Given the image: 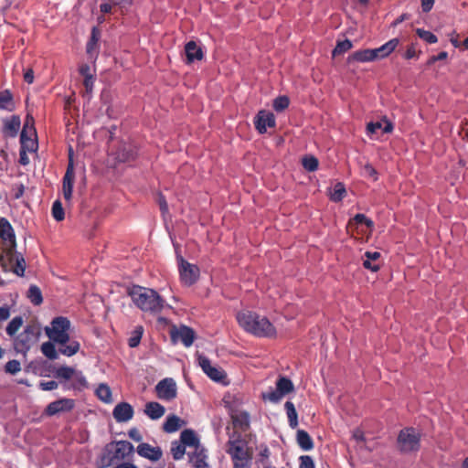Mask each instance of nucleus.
<instances>
[{
  "label": "nucleus",
  "instance_id": "f03ea898",
  "mask_svg": "<svg viewBox=\"0 0 468 468\" xmlns=\"http://www.w3.org/2000/svg\"><path fill=\"white\" fill-rule=\"evenodd\" d=\"M127 293L133 304L144 313L157 314L165 307V300L154 289L133 285Z\"/></svg>",
  "mask_w": 468,
  "mask_h": 468
},
{
  "label": "nucleus",
  "instance_id": "0e129e2a",
  "mask_svg": "<svg viewBox=\"0 0 468 468\" xmlns=\"http://www.w3.org/2000/svg\"><path fill=\"white\" fill-rule=\"evenodd\" d=\"M434 2L435 0H421L422 12H430L433 7Z\"/></svg>",
  "mask_w": 468,
  "mask_h": 468
},
{
  "label": "nucleus",
  "instance_id": "a878e982",
  "mask_svg": "<svg viewBox=\"0 0 468 468\" xmlns=\"http://www.w3.org/2000/svg\"><path fill=\"white\" fill-rule=\"evenodd\" d=\"M35 135H31V133L28 135V132H27V125H24L23 130L20 134V144L21 148L28 151V152H34L37 150V144Z\"/></svg>",
  "mask_w": 468,
  "mask_h": 468
},
{
  "label": "nucleus",
  "instance_id": "4be33fe9",
  "mask_svg": "<svg viewBox=\"0 0 468 468\" xmlns=\"http://www.w3.org/2000/svg\"><path fill=\"white\" fill-rule=\"evenodd\" d=\"M185 53L186 57V63L191 64L195 60H201L204 57L202 48L197 44L191 40L185 46Z\"/></svg>",
  "mask_w": 468,
  "mask_h": 468
},
{
  "label": "nucleus",
  "instance_id": "6e6d98bb",
  "mask_svg": "<svg viewBox=\"0 0 468 468\" xmlns=\"http://www.w3.org/2000/svg\"><path fill=\"white\" fill-rule=\"evenodd\" d=\"M95 78L93 76H86L83 80V85L85 87V90L87 93H91L93 85H94Z\"/></svg>",
  "mask_w": 468,
  "mask_h": 468
},
{
  "label": "nucleus",
  "instance_id": "aec40b11",
  "mask_svg": "<svg viewBox=\"0 0 468 468\" xmlns=\"http://www.w3.org/2000/svg\"><path fill=\"white\" fill-rule=\"evenodd\" d=\"M189 463L194 468H210L207 462V455L205 448L202 446L188 453Z\"/></svg>",
  "mask_w": 468,
  "mask_h": 468
},
{
  "label": "nucleus",
  "instance_id": "7ed1b4c3",
  "mask_svg": "<svg viewBox=\"0 0 468 468\" xmlns=\"http://www.w3.org/2000/svg\"><path fill=\"white\" fill-rule=\"evenodd\" d=\"M237 320L240 327L246 332L258 337H273L276 329L265 316L252 312H241L237 314Z\"/></svg>",
  "mask_w": 468,
  "mask_h": 468
},
{
  "label": "nucleus",
  "instance_id": "5fc2aeb1",
  "mask_svg": "<svg viewBox=\"0 0 468 468\" xmlns=\"http://www.w3.org/2000/svg\"><path fill=\"white\" fill-rule=\"evenodd\" d=\"M447 58H448V53L446 51H441L438 55L430 57L427 61V65L431 66V65L434 64L436 61L444 60Z\"/></svg>",
  "mask_w": 468,
  "mask_h": 468
},
{
  "label": "nucleus",
  "instance_id": "c03bdc74",
  "mask_svg": "<svg viewBox=\"0 0 468 468\" xmlns=\"http://www.w3.org/2000/svg\"><path fill=\"white\" fill-rule=\"evenodd\" d=\"M23 324V318L21 316L14 317L6 326V334L10 336H13L16 334L19 328Z\"/></svg>",
  "mask_w": 468,
  "mask_h": 468
},
{
  "label": "nucleus",
  "instance_id": "c9c22d12",
  "mask_svg": "<svg viewBox=\"0 0 468 468\" xmlns=\"http://www.w3.org/2000/svg\"><path fill=\"white\" fill-rule=\"evenodd\" d=\"M41 352L45 356H47L50 360H55L58 357L59 351L56 350L55 345L53 341H48L42 344Z\"/></svg>",
  "mask_w": 468,
  "mask_h": 468
},
{
  "label": "nucleus",
  "instance_id": "13d9d810",
  "mask_svg": "<svg viewBox=\"0 0 468 468\" xmlns=\"http://www.w3.org/2000/svg\"><path fill=\"white\" fill-rule=\"evenodd\" d=\"M270 454H271V452L267 446H264L263 448H261L260 451V454H259L260 455L259 463H268Z\"/></svg>",
  "mask_w": 468,
  "mask_h": 468
},
{
  "label": "nucleus",
  "instance_id": "58836bf2",
  "mask_svg": "<svg viewBox=\"0 0 468 468\" xmlns=\"http://www.w3.org/2000/svg\"><path fill=\"white\" fill-rule=\"evenodd\" d=\"M27 297L34 305H39L43 302L42 292L37 285H30Z\"/></svg>",
  "mask_w": 468,
  "mask_h": 468
},
{
  "label": "nucleus",
  "instance_id": "ea45409f",
  "mask_svg": "<svg viewBox=\"0 0 468 468\" xmlns=\"http://www.w3.org/2000/svg\"><path fill=\"white\" fill-rule=\"evenodd\" d=\"M346 186L343 183L338 182L335 185L331 193L330 199L334 202H340L346 196Z\"/></svg>",
  "mask_w": 468,
  "mask_h": 468
},
{
  "label": "nucleus",
  "instance_id": "393cba45",
  "mask_svg": "<svg viewBox=\"0 0 468 468\" xmlns=\"http://www.w3.org/2000/svg\"><path fill=\"white\" fill-rule=\"evenodd\" d=\"M180 441L184 444L185 447H194L195 450L202 447L200 444L199 439L197 436L196 432L193 430L186 429L184 430L180 434Z\"/></svg>",
  "mask_w": 468,
  "mask_h": 468
},
{
  "label": "nucleus",
  "instance_id": "f257e3e1",
  "mask_svg": "<svg viewBox=\"0 0 468 468\" xmlns=\"http://www.w3.org/2000/svg\"><path fill=\"white\" fill-rule=\"evenodd\" d=\"M70 321L64 316L55 317L50 326L45 328L48 337L56 344H58V351L60 354L71 356L77 354L80 345L77 340L70 339L69 331Z\"/></svg>",
  "mask_w": 468,
  "mask_h": 468
},
{
  "label": "nucleus",
  "instance_id": "603ef678",
  "mask_svg": "<svg viewBox=\"0 0 468 468\" xmlns=\"http://www.w3.org/2000/svg\"><path fill=\"white\" fill-rule=\"evenodd\" d=\"M26 269L25 260L23 257H16V264L14 272L18 276H23Z\"/></svg>",
  "mask_w": 468,
  "mask_h": 468
},
{
  "label": "nucleus",
  "instance_id": "2eb2a0df",
  "mask_svg": "<svg viewBox=\"0 0 468 468\" xmlns=\"http://www.w3.org/2000/svg\"><path fill=\"white\" fill-rule=\"evenodd\" d=\"M133 408L128 402L118 403L112 410V416L119 423L129 421L133 419Z\"/></svg>",
  "mask_w": 468,
  "mask_h": 468
},
{
  "label": "nucleus",
  "instance_id": "3c124183",
  "mask_svg": "<svg viewBox=\"0 0 468 468\" xmlns=\"http://www.w3.org/2000/svg\"><path fill=\"white\" fill-rule=\"evenodd\" d=\"M299 468H315L313 458L309 455L301 456Z\"/></svg>",
  "mask_w": 468,
  "mask_h": 468
},
{
  "label": "nucleus",
  "instance_id": "c85d7f7f",
  "mask_svg": "<svg viewBox=\"0 0 468 468\" xmlns=\"http://www.w3.org/2000/svg\"><path fill=\"white\" fill-rule=\"evenodd\" d=\"M184 424H185L184 420H182L176 415L172 414V415L167 416L165 421L163 424V430H164V431H165L167 433L176 432Z\"/></svg>",
  "mask_w": 468,
  "mask_h": 468
},
{
  "label": "nucleus",
  "instance_id": "5701e85b",
  "mask_svg": "<svg viewBox=\"0 0 468 468\" xmlns=\"http://www.w3.org/2000/svg\"><path fill=\"white\" fill-rule=\"evenodd\" d=\"M21 120L17 115H13L4 121L3 133L8 137H16L20 129Z\"/></svg>",
  "mask_w": 468,
  "mask_h": 468
},
{
  "label": "nucleus",
  "instance_id": "4c0bfd02",
  "mask_svg": "<svg viewBox=\"0 0 468 468\" xmlns=\"http://www.w3.org/2000/svg\"><path fill=\"white\" fill-rule=\"evenodd\" d=\"M76 370L68 366L59 367L55 372V378L59 380H70L75 375Z\"/></svg>",
  "mask_w": 468,
  "mask_h": 468
},
{
  "label": "nucleus",
  "instance_id": "6e6552de",
  "mask_svg": "<svg viewBox=\"0 0 468 468\" xmlns=\"http://www.w3.org/2000/svg\"><path fill=\"white\" fill-rule=\"evenodd\" d=\"M294 390L292 380L286 377H280L276 382V389L262 393V399L272 403H278L287 394Z\"/></svg>",
  "mask_w": 468,
  "mask_h": 468
},
{
  "label": "nucleus",
  "instance_id": "37998d69",
  "mask_svg": "<svg viewBox=\"0 0 468 468\" xmlns=\"http://www.w3.org/2000/svg\"><path fill=\"white\" fill-rule=\"evenodd\" d=\"M352 47H353V44L349 39L337 41L336 46L335 47V48L333 49V52H332L333 57H336L338 55H341V54L348 51L349 49L352 48Z\"/></svg>",
  "mask_w": 468,
  "mask_h": 468
},
{
  "label": "nucleus",
  "instance_id": "4468645a",
  "mask_svg": "<svg viewBox=\"0 0 468 468\" xmlns=\"http://www.w3.org/2000/svg\"><path fill=\"white\" fill-rule=\"evenodd\" d=\"M75 180V172H74V165L73 162L70 159L68 167L66 170V173L63 176L62 180V191H63V197L65 200L69 201L72 197V191H73V185Z\"/></svg>",
  "mask_w": 468,
  "mask_h": 468
},
{
  "label": "nucleus",
  "instance_id": "72a5a7b5",
  "mask_svg": "<svg viewBox=\"0 0 468 468\" xmlns=\"http://www.w3.org/2000/svg\"><path fill=\"white\" fill-rule=\"evenodd\" d=\"M362 224L370 229L374 226V222L370 218H367L364 214H356L353 218L349 220L347 229L357 227Z\"/></svg>",
  "mask_w": 468,
  "mask_h": 468
},
{
  "label": "nucleus",
  "instance_id": "69168bd1",
  "mask_svg": "<svg viewBox=\"0 0 468 468\" xmlns=\"http://www.w3.org/2000/svg\"><path fill=\"white\" fill-rule=\"evenodd\" d=\"M27 150L20 147L19 150V163L23 165H27L29 163V158L27 154Z\"/></svg>",
  "mask_w": 468,
  "mask_h": 468
},
{
  "label": "nucleus",
  "instance_id": "680f3d73",
  "mask_svg": "<svg viewBox=\"0 0 468 468\" xmlns=\"http://www.w3.org/2000/svg\"><path fill=\"white\" fill-rule=\"evenodd\" d=\"M24 125H27V132L29 133H31V135L37 136L36 129L34 127V120L32 117L27 116Z\"/></svg>",
  "mask_w": 468,
  "mask_h": 468
},
{
  "label": "nucleus",
  "instance_id": "7c9ffc66",
  "mask_svg": "<svg viewBox=\"0 0 468 468\" xmlns=\"http://www.w3.org/2000/svg\"><path fill=\"white\" fill-rule=\"evenodd\" d=\"M365 257L366 260L363 262V266L374 272L378 271L379 265L375 263V261L380 258V253L378 251H367Z\"/></svg>",
  "mask_w": 468,
  "mask_h": 468
},
{
  "label": "nucleus",
  "instance_id": "f3484780",
  "mask_svg": "<svg viewBox=\"0 0 468 468\" xmlns=\"http://www.w3.org/2000/svg\"><path fill=\"white\" fill-rule=\"evenodd\" d=\"M378 59V55H376L375 49L366 48L360 49L353 52L347 58V62L349 64L353 62H370Z\"/></svg>",
  "mask_w": 468,
  "mask_h": 468
},
{
  "label": "nucleus",
  "instance_id": "79ce46f5",
  "mask_svg": "<svg viewBox=\"0 0 468 468\" xmlns=\"http://www.w3.org/2000/svg\"><path fill=\"white\" fill-rule=\"evenodd\" d=\"M144 333L143 326H136L131 334V336L128 339V345L130 347L133 348L138 346L141 342L142 336Z\"/></svg>",
  "mask_w": 468,
  "mask_h": 468
},
{
  "label": "nucleus",
  "instance_id": "412c9836",
  "mask_svg": "<svg viewBox=\"0 0 468 468\" xmlns=\"http://www.w3.org/2000/svg\"><path fill=\"white\" fill-rule=\"evenodd\" d=\"M137 155V149L131 144L123 143L122 144L117 152H116V159L119 162H130L134 160Z\"/></svg>",
  "mask_w": 468,
  "mask_h": 468
},
{
  "label": "nucleus",
  "instance_id": "e2e57ef3",
  "mask_svg": "<svg viewBox=\"0 0 468 468\" xmlns=\"http://www.w3.org/2000/svg\"><path fill=\"white\" fill-rule=\"evenodd\" d=\"M158 204H159V207H160V210L163 214H165L168 212V205H167V202L165 200V197L160 194L159 197H158Z\"/></svg>",
  "mask_w": 468,
  "mask_h": 468
},
{
  "label": "nucleus",
  "instance_id": "de8ad7c7",
  "mask_svg": "<svg viewBox=\"0 0 468 468\" xmlns=\"http://www.w3.org/2000/svg\"><path fill=\"white\" fill-rule=\"evenodd\" d=\"M51 213L53 218L57 221H62L65 218L64 208L62 207V204L59 200H56L51 208Z\"/></svg>",
  "mask_w": 468,
  "mask_h": 468
},
{
  "label": "nucleus",
  "instance_id": "e433bc0d",
  "mask_svg": "<svg viewBox=\"0 0 468 468\" xmlns=\"http://www.w3.org/2000/svg\"><path fill=\"white\" fill-rule=\"evenodd\" d=\"M96 396L99 399L105 403H111L112 399V390L110 387L106 384H100L95 391Z\"/></svg>",
  "mask_w": 468,
  "mask_h": 468
},
{
  "label": "nucleus",
  "instance_id": "a18cd8bd",
  "mask_svg": "<svg viewBox=\"0 0 468 468\" xmlns=\"http://www.w3.org/2000/svg\"><path fill=\"white\" fill-rule=\"evenodd\" d=\"M289 104H290L289 97L286 95H282V96H278L277 98L274 99L272 107L276 112H281L284 111L285 109H287L289 107Z\"/></svg>",
  "mask_w": 468,
  "mask_h": 468
},
{
  "label": "nucleus",
  "instance_id": "9d476101",
  "mask_svg": "<svg viewBox=\"0 0 468 468\" xmlns=\"http://www.w3.org/2000/svg\"><path fill=\"white\" fill-rule=\"evenodd\" d=\"M198 365L203 372L212 380L216 382H223L227 375L220 367L211 365L210 360L205 356H198Z\"/></svg>",
  "mask_w": 468,
  "mask_h": 468
},
{
  "label": "nucleus",
  "instance_id": "a211bd4d",
  "mask_svg": "<svg viewBox=\"0 0 468 468\" xmlns=\"http://www.w3.org/2000/svg\"><path fill=\"white\" fill-rule=\"evenodd\" d=\"M232 425L234 429L241 432H245L250 429V415L246 411H233L230 414Z\"/></svg>",
  "mask_w": 468,
  "mask_h": 468
},
{
  "label": "nucleus",
  "instance_id": "6ab92c4d",
  "mask_svg": "<svg viewBox=\"0 0 468 468\" xmlns=\"http://www.w3.org/2000/svg\"><path fill=\"white\" fill-rule=\"evenodd\" d=\"M0 238L10 244V250H13L16 247V235L14 229L5 218H0Z\"/></svg>",
  "mask_w": 468,
  "mask_h": 468
},
{
  "label": "nucleus",
  "instance_id": "dca6fc26",
  "mask_svg": "<svg viewBox=\"0 0 468 468\" xmlns=\"http://www.w3.org/2000/svg\"><path fill=\"white\" fill-rule=\"evenodd\" d=\"M137 453L152 462L159 461L163 456L160 447H154L146 442H142L137 446Z\"/></svg>",
  "mask_w": 468,
  "mask_h": 468
},
{
  "label": "nucleus",
  "instance_id": "8fccbe9b",
  "mask_svg": "<svg viewBox=\"0 0 468 468\" xmlns=\"http://www.w3.org/2000/svg\"><path fill=\"white\" fill-rule=\"evenodd\" d=\"M21 370V364L18 360L16 359H13V360H9L5 365V371L8 374H11V375H16V373H18L19 371Z\"/></svg>",
  "mask_w": 468,
  "mask_h": 468
},
{
  "label": "nucleus",
  "instance_id": "423d86ee",
  "mask_svg": "<svg viewBox=\"0 0 468 468\" xmlns=\"http://www.w3.org/2000/svg\"><path fill=\"white\" fill-rule=\"evenodd\" d=\"M38 332L33 325H27L14 340V348L17 353L26 355L37 341Z\"/></svg>",
  "mask_w": 468,
  "mask_h": 468
},
{
  "label": "nucleus",
  "instance_id": "c756f323",
  "mask_svg": "<svg viewBox=\"0 0 468 468\" xmlns=\"http://www.w3.org/2000/svg\"><path fill=\"white\" fill-rule=\"evenodd\" d=\"M298 445L303 451H311L314 448V441L309 433L304 430H298L296 433Z\"/></svg>",
  "mask_w": 468,
  "mask_h": 468
},
{
  "label": "nucleus",
  "instance_id": "f704fd0d",
  "mask_svg": "<svg viewBox=\"0 0 468 468\" xmlns=\"http://www.w3.org/2000/svg\"><path fill=\"white\" fill-rule=\"evenodd\" d=\"M0 109L6 111L14 109L13 95L8 90L0 92Z\"/></svg>",
  "mask_w": 468,
  "mask_h": 468
},
{
  "label": "nucleus",
  "instance_id": "ddd939ff",
  "mask_svg": "<svg viewBox=\"0 0 468 468\" xmlns=\"http://www.w3.org/2000/svg\"><path fill=\"white\" fill-rule=\"evenodd\" d=\"M170 335L174 342L180 341L186 347L193 345L196 336L194 330L186 325H181L179 328L174 327Z\"/></svg>",
  "mask_w": 468,
  "mask_h": 468
},
{
  "label": "nucleus",
  "instance_id": "9b49d317",
  "mask_svg": "<svg viewBox=\"0 0 468 468\" xmlns=\"http://www.w3.org/2000/svg\"><path fill=\"white\" fill-rule=\"evenodd\" d=\"M75 407V400L72 399L62 398L50 402L45 409L47 416H54L62 412H69Z\"/></svg>",
  "mask_w": 468,
  "mask_h": 468
},
{
  "label": "nucleus",
  "instance_id": "1a4fd4ad",
  "mask_svg": "<svg viewBox=\"0 0 468 468\" xmlns=\"http://www.w3.org/2000/svg\"><path fill=\"white\" fill-rule=\"evenodd\" d=\"M154 389L156 397L162 400L170 401L177 396L176 383L171 378H165L160 380Z\"/></svg>",
  "mask_w": 468,
  "mask_h": 468
},
{
  "label": "nucleus",
  "instance_id": "774afa93",
  "mask_svg": "<svg viewBox=\"0 0 468 468\" xmlns=\"http://www.w3.org/2000/svg\"><path fill=\"white\" fill-rule=\"evenodd\" d=\"M24 80L28 83V84H31L33 83L34 81V71L32 69H28L26 70V72L24 73Z\"/></svg>",
  "mask_w": 468,
  "mask_h": 468
},
{
  "label": "nucleus",
  "instance_id": "f8f14e48",
  "mask_svg": "<svg viewBox=\"0 0 468 468\" xmlns=\"http://www.w3.org/2000/svg\"><path fill=\"white\" fill-rule=\"evenodd\" d=\"M254 125L257 131L263 134L267 132V128H274L276 126V119L272 112L264 110L260 111L254 118Z\"/></svg>",
  "mask_w": 468,
  "mask_h": 468
},
{
  "label": "nucleus",
  "instance_id": "a19ab883",
  "mask_svg": "<svg viewBox=\"0 0 468 468\" xmlns=\"http://www.w3.org/2000/svg\"><path fill=\"white\" fill-rule=\"evenodd\" d=\"M171 453L173 455L174 460L178 461L181 460L186 453V447L181 441H172L171 443Z\"/></svg>",
  "mask_w": 468,
  "mask_h": 468
},
{
  "label": "nucleus",
  "instance_id": "39448f33",
  "mask_svg": "<svg viewBox=\"0 0 468 468\" xmlns=\"http://www.w3.org/2000/svg\"><path fill=\"white\" fill-rule=\"evenodd\" d=\"M421 434L412 427L402 429L397 438V447L401 453L416 452L420 449Z\"/></svg>",
  "mask_w": 468,
  "mask_h": 468
},
{
  "label": "nucleus",
  "instance_id": "20e7f679",
  "mask_svg": "<svg viewBox=\"0 0 468 468\" xmlns=\"http://www.w3.org/2000/svg\"><path fill=\"white\" fill-rule=\"evenodd\" d=\"M226 452L231 458L233 468H250L252 451L239 431L229 434Z\"/></svg>",
  "mask_w": 468,
  "mask_h": 468
},
{
  "label": "nucleus",
  "instance_id": "0eeeda50",
  "mask_svg": "<svg viewBox=\"0 0 468 468\" xmlns=\"http://www.w3.org/2000/svg\"><path fill=\"white\" fill-rule=\"evenodd\" d=\"M178 261V271L181 282L186 286H191L197 282L199 278V268L186 261L181 255H176Z\"/></svg>",
  "mask_w": 468,
  "mask_h": 468
},
{
  "label": "nucleus",
  "instance_id": "052dcab7",
  "mask_svg": "<svg viewBox=\"0 0 468 468\" xmlns=\"http://www.w3.org/2000/svg\"><path fill=\"white\" fill-rule=\"evenodd\" d=\"M364 173H365L366 176L373 178V180H377L378 179L377 171H376V169L370 164H367L364 166Z\"/></svg>",
  "mask_w": 468,
  "mask_h": 468
},
{
  "label": "nucleus",
  "instance_id": "09e8293b",
  "mask_svg": "<svg viewBox=\"0 0 468 468\" xmlns=\"http://www.w3.org/2000/svg\"><path fill=\"white\" fill-rule=\"evenodd\" d=\"M303 166L309 172H314L318 168V159L314 156H306L303 158Z\"/></svg>",
  "mask_w": 468,
  "mask_h": 468
},
{
  "label": "nucleus",
  "instance_id": "bf43d9fd",
  "mask_svg": "<svg viewBox=\"0 0 468 468\" xmlns=\"http://www.w3.org/2000/svg\"><path fill=\"white\" fill-rule=\"evenodd\" d=\"M128 435L132 440H133L134 441H137V442H139L143 440V436H142L141 432L136 428L130 429L128 431Z\"/></svg>",
  "mask_w": 468,
  "mask_h": 468
},
{
  "label": "nucleus",
  "instance_id": "338daca9",
  "mask_svg": "<svg viewBox=\"0 0 468 468\" xmlns=\"http://www.w3.org/2000/svg\"><path fill=\"white\" fill-rule=\"evenodd\" d=\"M10 316V309L8 306L0 307V322L7 320Z\"/></svg>",
  "mask_w": 468,
  "mask_h": 468
},
{
  "label": "nucleus",
  "instance_id": "4d7b16f0",
  "mask_svg": "<svg viewBox=\"0 0 468 468\" xmlns=\"http://www.w3.org/2000/svg\"><path fill=\"white\" fill-rule=\"evenodd\" d=\"M379 129H382V123L380 122H371L367 124V133L368 134L375 133Z\"/></svg>",
  "mask_w": 468,
  "mask_h": 468
},
{
  "label": "nucleus",
  "instance_id": "bb28decb",
  "mask_svg": "<svg viewBox=\"0 0 468 468\" xmlns=\"http://www.w3.org/2000/svg\"><path fill=\"white\" fill-rule=\"evenodd\" d=\"M399 38L395 37V38L388 40L387 43H385L381 47H379L378 48H374L376 55H378V59L387 58L389 54H391L396 49V48L399 46Z\"/></svg>",
  "mask_w": 468,
  "mask_h": 468
},
{
  "label": "nucleus",
  "instance_id": "2f4dec72",
  "mask_svg": "<svg viewBox=\"0 0 468 468\" xmlns=\"http://www.w3.org/2000/svg\"><path fill=\"white\" fill-rule=\"evenodd\" d=\"M73 383V390L74 391H82L89 387V383L86 379V377L83 375L81 371L75 372V375L71 378Z\"/></svg>",
  "mask_w": 468,
  "mask_h": 468
},
{
  "label": "nucleus",
  "instance_id": "b1692460",
  "mask_svg": "<svg viewBox=\"0 0 468 468\" xmlns=\"http://www.w3.org/2000/svg\"><path fill=\"white\" fill-rule=\"evenodd\" d=\"M144 412L151 420H156L165 415V408L158 402L151 401L145 404Z\"/></svg>",
  "mask_w": 468,
  "mask_h": 468
},
{
  "label": "nucleus",
  "instance_id": "49530a36",
  "mask_svg": "<svg viewBox=\"0 0 468 468\" xmlns=\"http://www.w3.org/2000/svg\"><path fill=\"white\" fill-rule=\"evenodd\" d=\"M416 34L420 38L426 41L429 44H434L438 41V37L431 31L425 30L423 28H417Z\"/></svg>",
  "mask_w": 468,
  "mask_h": 468
},
{
  "label": "nucleus",
  "instance_id": "cd10ccee",
  "mask_svg": "<svg viewBox=\"0 0 468 468\" xmlns=\"http://www.w3.org/2000/svg\"><path fill=\"white\" fill-rule=\"evenodd\" d=\"M134 451L133 445L128 441H120L116 443L114 457L124 459L131 455Z\"/></svg>",
  "mask_w": 468,
  "mask_h": 468
},
{
  "label": "nucleus",
  "instance_id": "864d4df0",
  "mask_svg": "<svg viewBox=\"0 0 468 468\" xmlns=\"http://www.w3.org/2000/svg\"><path fill=\"white\" fill-rule=\"evenodd\" d=\"M58 382H57L55 380L41 381L39 383V388L42 390H46V391L54 390V389L58 388Z\"/></svg>",
  "mask_w": 468,
  "mask_h": 468
},
{
  "label": "nucleus",
  "instance_id": "473e14b6",
  "mask_svg": "<svg viewBox=\"0 0 468 468\" xmlns=\"http://www.w3.org/2000/svg\"><path fill=\"white\" fill-rule=\"evenodd\" d=\"M284 409L287 413L290 427L292 429H295L298 425V414L294 404L292 401H286L284 404Z\"/></svg>",
  "mask_w": 468,
  "mask_h": 468
}]
</instances>
